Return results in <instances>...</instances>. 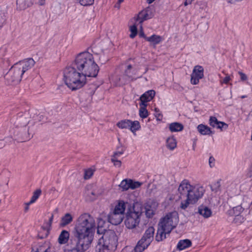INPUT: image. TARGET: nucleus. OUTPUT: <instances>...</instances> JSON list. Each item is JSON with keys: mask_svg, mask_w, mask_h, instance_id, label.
<instances>
[{"mask_svg": "<svg viewBox=\"0 0 252 252\" xmlns=\"http://www.w3.org/2000/svg\"><path fill=\"white\" fill-rule=\"evenodd\" d=\"M140 218L134 214L127 213L125 221L126 226L128 229L136 228L139 224Z\"/></svg>", "mask_w": 252, "mask_h": 252, "instance_id": "11", "label": "nucleus"}, {"mask_svg": "<svg viewBox=\"0 0 252 252\" xmlns=\"http://www.w3.org/2000/svg\"><path fill=\"white\" fill-rule=\"evenodd\" d=\"M91 193V194L94 196V197H93L92 198V199H94V198H95V196H96V193H95V191H91V192H88V194H89V193Z\"/></svg>", "mask_w": 252, "mask_h": 252, "instance_id": "56", "label": "nucleus"}, {"mask_svg": "<svg viewBox=\"0 0 252 252\" xmlns=\"http://www.w3.org/2000/svg\"><path fill=\"white\" fill-rule=\"evenodd\" d=\"M239 74H240V75L241 76V79L242 81H245L247 79V77L244 73H243L241 72H239Z\"/></svg>", "mask_w": 252, "mask_h": 252, "instance_id": "44", "label": "nucleus"}, {"mask_svg": "<svg viewBox=\"0 0 252 252\" xmlns=\"http://www.w3.org/2000/svg\"><path fill=\"white\" fill-rule=\"evenodd\" d=\"M230 77L229 75H226V77L220 81L221 83L227 84L230 80Z\"/></svg>", "mask_w": 252, "mask_h": 252, "instance_id": "43", "label": "nucleus"}, {"mask_svg": "<svg viewBox=\"0 0 252 252\" xmlns=\"http://www.w3.org/2000/svg\"><path fill=\"white\" fill-rule=\"evenodd\" d=\"M124 151H119V152H116L114 153V155L116 156L117 158H119L120 156H121L122 154H123Z\"/></svg>", "mask_w": 252, "mask_h": 252, "instance_id": "49", "label": "nucleus"}, {"mask_svg": "<svg viewBox=\"0 0 252 252\" xmlns=\"http://www.w3.org/2000/svg\"><path fill=\"white\" fill-rule=\"evenodd\" d=\"M217 185H218V186H220L219 183V182H218V183H217Z\"/></svg>", "mask_w": 252, "mask_h": 252, "instance_id": "63", "label": "nucleus"}, {"mask_svg": "<svg viewBox=\"0 0 252 252\" xmlns=\"http://www.w3.org/2000/svg\"><path fill=\"white\" fill-rule=\"evenodd\" d=\"M16 67V64L15 63L5 76V79L9 83H18L21 80L23 74L21 71L19 73H17Z\"/></svg>", "mask_w": 252, "mask_h": 252, "instance_id": "8", "label": "nucleus"}, {"mask_svg": "<svg viewBox=\"0 0 252 252\" xmlns=\"http://www.w3.org/2000/svg\"><path fill=\"white\" fill-rule=\"evenodd\" d=\"M244 220V218L241 215H236L234 219V222L235 223L239 224L243 222Z\"/></svg>", "mask_w": 252, "mask_h": 252, "instance_id": "39", "label": "nucleus"}, {"mask_svg": "<svg viewBox=\"0 0 252 252\" xmlns=\"http://www.w3.org/2000/svg\"><path fill=\"white\" fill-rule=\"evenodd\" d=\"M114 165L117 167H120L121 166L122 163L120 160H114Z\"/></svg>", "mask_w": 252, "mask_h": 252, "instance_id": "46", "label": "nucleus"}, {"mask_svg": "<svg viewBox=\"0 0 252 252\" xmlns=\"http://www.w3.org/2000/svg\"><path fill=\"white\" fill-rule=\"evenodd\" d=\"M140 128V123L137 121H131V125H130L129 129L133 133L135 132L137 130Z\"/></svg>", "mask_w": 252, "mask_h": 252, "instance_id": "33", "label": "nucleus"}, {"mask_svg": "<svg viewBox=\"0 0 252 252\" xmlns=\"http://www.w3.org/2000/svg\"><path fill=\"white\" fill-rule=\"evenodd\" d=\"M111 161L114 163L115 162L114 160H119L118 159V158H117L116 156H115V155H113V156L111 158Z\"/></svg>", "mask_w": 252, "mask_h": 252, "instance_id": "51", "label": "nucleus"}, {"mask_svg": "<svg viewBox=\"0 0 252 252\" xmlns=\"http://www.w3.org/2000/svg\"><path fill=\"white\" fill-rule=\"evenodd\" d=\"M96 228L94 218L85 213L78 218L74 228L75 246L64 252H85L91 247Z\"/></svg>", "mask_w": 252, "mask_h": 252, "instance_id": "2", "label": "nucleus"}, {"mask_svg": "<svg viewBox=\"0 0 252 252\" xmlns=\"http://www.w3.org/2000/svg\"><path fill=\"white\" fill-rule=\"evenodd\" d=\"M244 209L241 205L237 206L233 208V212L234 216L240 215L241 213L243 212Z\"/></svg>", "mask_w": 252, "mask_h": 252, "instance_id": "37", "label": "nucleus"}, {"mask_svg": "<svg viewBox=\"0 0 252 252\" xmlns=\"http://www.w3.org/2000/svg\"><path fill=\"white\" fill-rule=\"evenodd\" d=\"M183 125L179 123L174 122L169 125V129L171 132H179L183 129Z\"/></svg>", "mask_w": 252, "mask_h": 252, "instance_id": "25", "label": "nucleus"}, {"mask_svg": "<svg viewBox=\"0 0 252 252\" xmlns=\"http://www.w3.org/2000/svg\"><path fill=\"white\" fill-rule=\"evenodd\" d=\"M120 4L121 3H119V1H118V2L116 4L115 7L116 8H117L118 9H119L120 8Z\"/></svg>", "mask_w": 252, "mask_h": 252, "instance_id": "57", "label": "nucleus"}, {"mask_svg": "<svg viewBox=\"0 0 252 252\" xmlns=\"http://www.w3.org/2000/svg\"><path fill=\"white\" fill-rule=\"evenodd\" d=\"M204 191L202 187L191 186L188 180H184L178 188L180 198H186L181 203V208L185 210L190 204L195 203L203 196Z\"/></svg>", "mask_w": 252, "mask_h": 252, "instance_id": "3", "label": "nucleus"}, {"mask_svg": "<svg viewBox=\"0 0 252 252\" xmlns=\"http://www.w3.org/2000/svg\"><path fill=\"white\" fill-rule=\"evenodd\" d=\"M156 94L155 91L151 90L148 91L143 94L140 97V103L147 104V102L150 101L155 96Z\"/></svg>", "mask_w": 252, "mask_h": 252, "instance_id": "16", "label": "nucleus"}, {"mask_svg": "<svg viewBox=\"0 0 252 252\" xmlns=\"http://www.w3.org/2000/svg\"><path fill=\"white\" fill-rule=\"evenodd\" d=\"M142 185V183L138 181H134L130 179L129 185L130 189H134L140 187Z\"/></svg>", "mask_w": 252, "mask_h": 252, "instance_id": "35", "label": "nucleus"}, {"mask_svg": "<svg viewBox=\"0 0 252 252\" xmlns=\"http://www.w3.org/2000/svg\"><path fill=\"white\" fill-rule=\"evenodd\" d=\"M99 70L93 55L88 52H82L77 55L72 66L65 68L63 79L70 90H77L86 84L87 77H95Z\"/></svg>", "mask_w": 252, "mask_h": 252, "instance_id": "1", "label": "nucleus"}, {"mask_svg": "<svg viewBox=\"0 0 252 252\" xmlns=\"http://www.w3.org/2000/svg\"><path fill=\"white\" fill-rule=\"evenodd\" d=\"M155 0H147V1L148 3H152Z\"/></svg>", "mask_w": 252, "mask_h": 252, "instance_id": "59", "label": "nucleus"}, {"mask_svg": "<svg viewBox=\"0 0 252 252\" xmlns=\"http://www.w3.org/2000/svg\"><path fill=\"white\" fill-rule=\"evenodd\" d=\"M34 0H17V4L20 9H25L32 6Z\"/></svg>", "mask_w": 252, "mask_h": 252, "instance_id": "21", "label": "nucleus"}, {"mask_svg": "<svg viewBox=\"0 0 252 252\" xmlns=\"http://www.w3.org/2000/svg\"><path fill=\"white\" fill-rule=\"evenodd\" d=\"M34 64L35 62L32 58L27 59L20 61L16 63V68L17 69L16 71H17V73H19L21 71L22 74L23 75L26 71L32 67Z\"/></svg>", "mask_w": 252, "mask_h": 252, "instance_id": "9", "label": "nucleus"}, {"mask_svg": "<svg viewBox=\"0 0 252 252\" xmlns=\"http://www.w3.org/2000/svg\"><path fill=\"white\" fill-rule=\"evenodd\" d=\"M204 77V69L200 65H196L194 67L191 74L190 82L193 85L198 84L199 80Z\"/></svg>", "mask_w": 252, "mask_h": 252, "instance_id": "10", "label": "nucleus"}, {"mask_svg": "<svg viewBox=\"0 0 252 252\" xmlns=\"http://www.w3.org/2000/svg\"><path fill=\"white\" fill-rule=\"evenodd\" d=\"M73 218L72 216L69 213H66L63 217H62L60 226L63 227L70 223L72 221Z\"/></svg>", "mask_w": 252, "mask_h": 252, "instance_id": "27", "label": "nucleus"}, {"mask_svg": "<svg viewBox=\"0 0 252 252\" xmlns=\"http://www.w3.org/2000/svg\"><path fill=\"white\" fill-rule=\"evenodd\" d=\"M34 252H50V244L48 242H45L39 245Z\"/></svg>", "mask_w": 252, "mask_h": 252, "instance_id": "29", "label": "nucleus"}, {"mask_svg": "<svg viewBox=\"0 0 252 252\" xmlns=\"http://www.w3.org/2000/svg\"><path fill=\"white\" fill-rule=\"evenodd\" d=\"M126 204V203L123 200L119 201L118 203L116 205L113 211L124 215Z\"/></svg>", "mask_w": 252, "mask_h": 252, "instance_id": "20", "label": "nucleus"}, {"mask_svg": "<svg viewBox=\"0 0 252 252\" xmlns=\"http://www.w3.org/2000/svg\"><path fill=\"white\" fill-rule=\"evenodd\" d=\"M94 170L92 169H88L85 170L84 174V178L85 179H90L94 174Z\"/></svg>", "mask_w": 252, "mask_h": 252, "instance_id": "38", "label": "nucleus"}, {"mask_svg": "<svg viewBox=\"0 0 252 252\" xmlns=\"http://www.w3.org/2000/svg\"><path fill=\"white\" fill-rule=\"evenodd\" d=\"M3 19L1 15H0V29L3 26Z\"/></svg>", "mask_w": 252, "mask_h": 252, "instance_id": "54", "label": "nucleus"}, {"mask_svg": "<svg viewBox=\"0 0 252 252\" xmlns=\"http://www.w3.org/2000/svg\"><path fill=\"white\" fill-rule=\"evenodd\" d=\"M45 3V0H38V3L40 5H44Z\"/></svg>", "mask_w": 252, "mask_h": 252, "instance_id": "53", "label": "nucleus"}, {"mask_svg": "<svg viewBox=\"0 0 252 252\" xmlns=\"http://www.w3.org/2000/svg\"><path fill=\"white\" fill-rule=\"evenodd\" d=\"M154 228L149 227L134 247V252H142L146 250L154 239Z\"/></svg>", "mask_w": 252, "mask_h": 252, "instance_id": "6", "label": "nucleus"}, {"mask_svg": "<svg viewBox=\"0 0 252 252\" xmlns=\"http://www.w3.org/2000/svg\"><path fill=\"white\" fill-rule=\"evenodd\" d=\"M41 191L40 189H37L36 190L33 194V195L32 196L30 202H29V204H31L33 203H34L39 197L40 195L41 194Z\"/></svg>", "mask_w": 252, "mask_h": 252, "instance_id": "34", "label": "nucleus"}, {"mask_svg": "<svg viewBox=\"0 0 252 252\" xmlns=\"http://www.w3.org/2000/svg\"><path fill=\"white\" fill-rule=\"evenodd\" d=\"M246 97H247V96H246V95H242V96H241V98H246Z\"/></svg>", "mask_w": 252, "mask_h": 252, "instance_id": "61", "label": "nucleus"}, {"mask_svg": "<svg viewBox=\"0 0 252 252\" xmlns=\"http://www.w3.org/2000/svg\"><path fill=\"white\" fill-rule=\"evenodd\" d=\"M104 55H102L100 57L99 60L101 61L102 63H105L108 60V59H104Z\"/></svg>", "mask_w": 252, "mask_h": 252, "instance_id": "48", "label": "nucleus"}, {"mask_svg": "<svg viewBox=\"0 0 252 252\" xmlns=\"http://www.w3.org/2000/svg\"><path fill=\"white\" fill-rule=\"evenodd\" d=\"M130 31L131 32V34H130V37L132 38H134L137 33V26L136 24H134L133 25L131 26L129 28Z\"/></svg>", "mask_w": 252, "mask_h": 252, "instance_id": "36", "label": "nucleus"}, {"mask_svg": "<svg viewBox=\"0 0 252 252\" xmlns=\"http://www.w3.org/2000/svg\"><path fill=\"white\" fill-rule=\"evenodd\" d=\"M124 0H118L119 3H121Z\"/></svg>", "mask_w": 252, "mask_h": 252, "instance_id": "62", "label": "nucleus"}, {"mask_svg": "<svg viewBox=\"0 0 252 252\" xmlns=\"http://www.w3.org/2000/svg\"><path fill=\"white\" fill-rule=\"evenodd\" d=\"M155 116L157 117V120H160L162 119V116L160 113V111L157 113H155Z\"/></svg>", "mask_w": 252, "mask_h": 252, "instance_id": "47", "label": "nucleus"}, {"mask_svg": "<svg viewBox=\"0 0 252 252\" xmlns=\"http://www.w3.org/2000/svg\"><path fill=\"white\" fill-rule=\"evenodd\" d=\"M53 217H54L53 215H52V216H51V217L49 219V221H50V223H52V222L53 221Z\"/></svg>", "mask_w": 252, "mask_h": 252, "instance_id": "58", "label": "nucleus"}, {"mask_svg": "<svg viewBox=\"0 0 252 252\" xmlns=\"http://www.w3.org/2000/svg\"><path fill=\"white\" fill-rule=\"evenodd\" d=\"M145 39L152 45L159 44L162 40V37L159 35L153 34L150 37H145Z\"/></svg>", "mask_w": 252, "mask_h": 252, "instance_id": "22", "label": "nucleus"}, {"mask_svg": "<svg viewBox=\"0 0 252 252\" xmlns=\"http://www.w3.org/2000/svg\"><path fill=\"white\" fill-rule=\"evenodd\" d=\"M137 71L132 69L131 65H127L126 66L125 72L122 76L119 78V80L121 82L122 84H125L127 82L134 81L140 77L136 76Z\"/></svg>", "mask_w": 252, "mask_h": 252, "instance_id": "7", "label": "nucleus"}, {"mask_svg": "<svg viewBox=\"0 0 252 252\" xmlns=\"http://www.w3.org/2000/svg\"><path fill=\"white\" fill-rule=\"evenodd\" d=\"M191 245V241L189 239L180 240L177 246L179 250H183L190 247Z\"/></svg>", "mask_w": 252, "mask_h": 252, "instance_id": "26", "label": "nucleus"}, {"mask_svg": "<svg viewBox=\"0 0 252 252\" xmlns=\"http://www.w3.org/2000/svg\"><path fill=\"white\" fill-rule=\"evenodd\" d=\"M69 233L66 230H63L58 238V242L61 244H66L69 239Z\"/></svg>", "mask_w": 252, "mask_h": 252, "instance_id": "23", "label": "nucleus"}, {"mask_svg": "<svg viewBox=\"0 0 252 252\" xmlns=\"http://www.w3.org/2000/svg\"><path fill=\"white\" fill-rule=\"evenodd\" d=\"M179 221L177 212L173 211L166 214L160 219L158 226L164 228L167 232H171L177 225Z\"/></svg>", "mask_w": 252, "mask_h": 252, "instance_id": "5", "label": "nucleus"}, {"mask_svg": "<svg viewBox=\"0 0 252 252\" xmlns=\"http://www.w3.org/2000/svg\"><path fill=\"white\" fill-rule=\"evenodd\" d=\"M197 130L202 135H210L212 133L210 128L207 126L200 124L198 126Z\"/></svg>", "mask_w": 252, "mask_h": 252, "instance_id": "24", "label": "nucleus"}, {"mask_svg": "<svg viewBox=\"0 0 252 252\" xmlns=\"http://www.w3.org/2000/svg\"><path fill=\"white\" fill-rule=\"evenodd\" d=\"M170 232H167L164 228L158 226L156 236V240L158 242L162 241L166 238V235L170 233Z\"/></svg>", "mask_w": 252, "mask_h": 252, "instance_id": "19", "label": "nucleus"}, {"mask_svg": "<svg viewBox=\"0 0 252 252\" xmlns=\"http://www.w3.org/2000/svg\"><path fill=\"white\" fill-rule=\"evenodd\" d=\"M122 252H134V249L131 247H126L123 249Z\"/></svg>", "mask_w": 252, "mask_h": 252, "instance_id": "41", "label": "nucleus"}, {"mask_svg": "<svg viewBox=\"0 0 252 252\" xmlns=\"http://www.w3.org/2000/svg\"><path fill=\"white\" fill-rule=\"evenodd\" d=\"M140 28H141V31L139 32V36L141 37H143L144 38H145V37H146V36L145 35L144 32L143 31L142 26H140Z\"/></svg>", "mask_w": 252, "mask_h": 252, "instance_id": "50", "label": "nucleus"}, {"mask_svg": "<svg viewBox=\"0 0 252 252\" xmlns=\"http://www.w3.org/2000/svg\"><path fill=\"white\" fill-rule=\"evenodd\" d=\"M128 213L130 214H134L138 218H140L142 213V206L141 203L139 202H135L133 204V208L130 210Z\"/></svg>", "mask_w": 252, "mask_h": 252, "instance_id": "18", "label": "nucleus"}, {"mask_svg": "<svg viewBox=\"0 0 252 252\" xmlns=\"http://www.w3.org/2000/svg\"><path fill=\"white\" fill-rule=\"evenodd\" d=\"M154 16L152 11L150 8H147L141 11L135 18L136 22L141 24L144 21L152 18Z\"/></svg>", "mask_w": 252, "mask_h": 252, "instance_id": "13", "label": "nucleus"}, {"mask_svg": "<svg viewBox=\"0 0 252 252\" xmlns=\"http://www.w3.org/2000/svg\"><path fill=\"white\" fill-rule=\"evenodd\" d=\"M158 206V202L152 200L147 202L145 206V215L147 218H152L156 214Z\"/></svg>", "mask_w": 252, "mask_h": 252, "instance_id": "12", "label": "nucleus"}, {"mask_svg": "<svg viewBox=\"0 0 252 252\" xmlns=\"http://www.w3.org/2000/svg\"><path fill=\"white\" fill-rule=\"evenodd\" d=\"M155 113H157L158 112H159V110L158 108H156L155 109Z\"/></svg>", "mask_w": 252, "mask_h": 252, "instance_id": "60", "label": "nucleus"}, {"mask_svg": "<svg viewBox=\"0 0 252 252\" xmlns=\"http://www.w3.org/2000/svg\"><path fill=\"white\" fill-rule=\"evenodd\" d=\"M147 105V104H143L140 103L139 114V116L142 119L147 118L149 115L148 111L146 108Z\"/></svg>", "mask_w": 252, "mask_h": 252, "instance_id": "30", "label": "nucleus"}, {"mask_svg": "<svg viewBox=\"0 0 252 252\" xmlns=\"http://www.w3.org/2000/svg\"><path fill=\"white\" fill-rule=\"evenodd\" d=\"M209 124L213 127L220 129L221 131L226 129L228 127V125L226 123L219 121L215 117L213 116L210 117Z\"/></svg>", "mask_w": 252, "mask_h": 252, "instance_id": "15", "label": "nucleus"}, {"mask_svg": "<svg viewBox=\"0 0 252 252\" xmlns=\"http://www.w3.org/2000/svg\"><path fill=\"white\" fill-rule=\"evenodd\" d=\"M98 229H97V233H100V230L99 229V227L101 226V225L102 224V223H104V221L103 220L101 219H98Z\"/></svg>", "mask_w": 252, "mask_h": 252, "instance_id": "45", "label": "nucleus"}, {"mask_svg": "<svg viewBox=\"0 0 252 252\" xmlns=\"http://www.w3.org/2000/svg\"><path fill=\"white\" fill-rule=\"evenodd\" d=\"M198 213L204 218H208L212 215V210L207 206L201 205L198 208Z\"/></svg>", "mask_w": 252, "mask_h": 252, "instance_id": "17", "label": "nucleus"}, {"mask_svg": "<svg viewBox=\"0 0 252 252\" xmlns=\"http://www.w3.org/2000/svg\"><path fill=\"white\" fill-rule=\"evenodd\" d=\"M209 163L210 167H213L215 165V158L213 157H210L209 159Z\"/></svg>", "mask_w": 252, "mask_h": 252, "instance_id": "42", "label": "nucleus"}, {"mask_svg": "<svg viewBox=\"0 0 252 252\" xmlns=\"http://www.w3.org/2000/svg\"><path fill=\"white\" fill-rule=\"evenodd\" d=\"M124 218V215L115 211L110 213L108 216L109 222L114 225L120 224Z\"/></svg>", "mask_w": 252, "mask_h": 252, "instance_id": "14", "label": "nucleus"}, {"mask_svg": "<svg viewBox=\"0 0 252 252\" xmlns=\"http://www.w3.org/2000/svg\"><path fill=\"white\" fill-rule=\"evenodd\" d=\"M94 2V0H80V3L83 6L91 5Z\"/></svg>", "mask_w": 252, "mask_h": 252, "instance_id": "40", "label": "nucleus"}, {"mask_svg": "<svg viewBox=\"0 0 252 252\" xmlns=\"http://www.w3.org/2000/svg\"><path fill=\"white\" fill-rule=\"evenodd\" d=\"M166 147L170 150H174L177 146V142L173 136L169 137L166 139Z\"/></svg>", "mask_w": 252, "mask_h": 252, "instance_id": "28", "label": "nucleus"}, {"mask_svg": "<svg viewBox=\"0 0 252 252\" xmlns=\"http://www.w3.org/2000/svg\"><path fill=\"white\" fill-rule=\"evenodd\" d=\"M130 179H126L123 180L119 185V187L122 191H126L130 189L129 185Z\"/></svg>", "mask_w": 252, "mask_h": 252, "instance_id": "32", "label": "nucleus"}, {"mask_svg": "<svg viewBox=\"0 0 252 252\" xmlns=\"http://www.w3.org/2000/svg\"><path fill=\"white\" fill-rule=\"evenodd\" d=\"M193 1L191 0H186V1L184 2L185 6H187L189 4H190L192 3Z\"/></svg>", "mask_w": 252, "mask_h": 252, "instance_id": "52", "label": "nucleus"}, {"mask_svg": "<svg viewBox=\"0 0 252 252\" xmlns=\"http://www.w3.org/2000/svg\"><path fill=\"white\" fill-rule=\"evenodd\" d=\"M131 125V121L129 120H124L119 122L117 126L120 128H129Z\"/></svg>", "mask_w": 252, "mask_h": 252, "instance_id": "31", "label": "nucleus"}, {"mask_svg": "<svg viewBox=\"0 0 252 252\" xmlns=\"http://www.w3.org/2000/svg\"><path fill=\"white\" fill-rule=\"evenodd\" d=\"M118 239L112 230H106L100 238L95 248V252H114L117 246Z\"/></svg>", "mask_w": 252, "mask_h": 252, "instance_id": "4", "label": "nucleus"}, {"mask_svg": "<svg viewBox=\"0 0 252 252\" xmlns=\"http://www.w3.org/2000/svg\"><path fill=\"white\" fill-rule=\"evenodd\" d=\"M25 204V205H26V206H25V211L26 212H28V210H29V205H30V204H29V202L26 203Z\"/></svg>", "mask_w": 252, "mask_h": 252, "instance_id": "55", "label": "nucleus"}]
</instances>
